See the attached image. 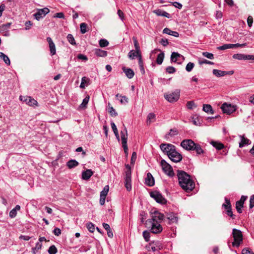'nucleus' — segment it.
I'll return each instance as SVG.
<instances>
[{
	"label": "nucleus",
	"instance_id": "1",
	"mask_svg": "<svg viewBox=\"0 0 254 254\" xmlns=\"http://www.w3.org/2000/svg\"><path fill=\"white\" fill-rule=\"evenodd\" d=\"M177 176L179 185L184 190L189 192L194 188L195 184L194 182L187 173L183 171L178 170Z\"/></svg>",
	"mask_w": 254,
	"mask_h": 254
},
{
	"label": "nucleus",
	"instance_id": "2",
	"mask_svg": "<svg viewBox=\"0 0 254 254\" xmlns=\"http://www.w3.org/2000/svg\"><path fill=\"white\" fill-rule=\"evenodd\" d=\"M127 170L125 172V187L127 189V190L128 191H130L131 190V168L129 165L127 164L126 165Z\"/></svg>",
	"mask_w": 254,
	"mask_h": 254
},
{
	"label": "nucleus",
	"instance_id": "3",
	"mask_svg": "<svg viewBox=\"0 0 254 254\" xmlns=\"http://www.w3.org/2000/svg\"><path fill=\"white\" fill-rule=\"evenodd\" d=\"M232 234L234 239V241L232 243V245L234 247H238L243 241L242 232L239 230L233 229Z\"/></svg>",
	"mask_w": 254,
	"mask_h": 254
},
{
	"label": "nucleus",
	"instance_id": "4",
	"mask_svg": "<svg viewBox=\"0 0 254 254\" xmlns=\"http://www.w3.org/2000/svg\"><path fill=\"white\" fill-rule=\"evenodd\" d=\"M180 91L179 90H176L170 93H165L164 95L165 99L170 103L177 101L180 97Z\"/></svg>",
	"mask_w": 254,
	"mask_h": 254
},
{
	"label": "nucleus",
	"instance_id": "5",
	"mask_svg": "<svg viewBox=\"0 0 254 254\" xmlns=\"http://www.w3.org/2000/svg\"><path fill=\"white\" fill-rule=\"evenodd\" d=\"M148 223L150 225V231L154 234H158L162 232V227L160 225V222L154 221L150 220H147Z\"/></svg>",
	"mask_w": 254,
	"mask_h": 254
},
{
	"label": "nucleus",
	"instance_id": "6",
	"mask_svg": "<svg viewBox=\"0 0 254 254\" xmlns=\"http://www.w3.org/2000/svg\"><path fill=\"white\" fill-rule=\"evenodd\" d=\"M160 165L163 172L168 176L173 177L174 176V173L171 166L165 160H162Z\"/></svg>",
	"mask_w": 254,
	"mask_h": 254
},
{
	"label": "nucleus",
	"instance_id": "7",
	"mask_svg": "<svg viewBox=\"0 0 254 254\" xmlns=\"http://www.w3.org/2000/svg\"><path fill=\"white\" fill-rule=\"evenodd\" d=\"M150 196L153 198L157 202L160 204H165L167 202L166 199L158 191H153L150 193Z\"/></svg>",
	"mask_w": 254,
	"mask_h": 254
},
{
	"label": "nucleus",
	"instance_id": "8",
	"mask_svg": "<svg viewBox=\"0 0 254 254\" xmlns=\"http://www.w3.org/2000/svg\"><path fill=\"white\" fill-rule=\"evenodd\" d=\"M221 108L223 113L230 115L236 111L237 107L236 105L224 103L222 105Z\"/></svg>",
	"mask_w": 254,
	"mask_h": 254
},
{
	"label": "nucleus",
	"instance_id": "9",
	"mask_svg": "<svg viewBox=\"0 0 254 254\" xmlns=\"http://www.w3.org/2000/svg\"><path fill=\"white\" fill-rule=\"evenodd\" d=\"M195 143L191 139H184L181 143V146L185 150H192Z\"/></svg>",
	"mask_w": 254,
	"mask_h": 254
},
{
	"label": "nucleus",
	"instance_id": "10",
	"mask_svg": "<svg viewBox=\"0 0 254 254\" xmlns=\"http://www.w3.org/2000/svg\"><path fill=\"white\" fill-rule=\"evenodd\" d=\"M168 157L174 162H180L182 159V155L178 152L176 150V147L174 148V150L169 154Z\"/></svg>",
	"mask_w": 254,
	"mask_h": 254
},
{
	"label": "nucleus",
	"instance_id": "11",
	"mask_svg": "<svg viewBox=\"0 0 254 254\" xmlns=\"http://www.w3.org/2000/svg\"><path fill=\"white\" fill-rule=\"evenodd\" d=\"M50 12L49 8L45 7L42 9H39L37 12L34 14L33 16L37 20H39L43 18L47 14Z\"/></svg>",
	"mask_w": 254,
	"mask_h": 254
},
{
	"label": "nucleus",
	"instance_id": "12",
	"mask_svg": "<svg viewBox=\"0 0 254 254\" xmlns=\"http://www.w3.org/2000/svg\"><path fill=\"white\" fill-rule=\"evenodd\" d=\"M121 139L123 147L125 153H127L128 148L127 145V128L125 127L124 130L121 131Z\"/></svg>",
	"mask_w": 254,
	"mask_h": 254
},
{
	"label": "nucleus",
	"instance_id": "13",
	"mask_svg": "<svg viewBox=\"0 0 254 254\" xmlns=\"http://www.w3.org/2000/svg\"><path fill=\"white\" fill-rule=\"evenodd\" d=\"M160 148L163 153L168 156L169 154L174 150L175 146L170 143H162L160 145Z\"/></svg>",
	"mask_w": 254,
	"mask_h": 254
},
{
	"label": "nucleus",
	"instance_id": "14",
	"mask_svg": "<svg viewBox=\"0 0 254 254\" xmlns=\"http://www.w3.org/2000/svg\"><path fill=\"white\" fill-rule=\"evenodd\" d=\"M164 218V215L163 214L158 211L154 210L151 212V218L149 220L161 223Z\"/></svg>",
	"mask_w": 254,
	"mask_h": 254
},
{
	"label": "nucleus",
	"instance_id": "15",
	"mask_svg": "<svg viewBox=\"0 0 254 254\" xmlns=\"http://www.w3.org/2000/svg\"><path fill=\"white\" fill-rule=\"evenodd\" d=\"M184 59V57L178 53L175 52L172 53L171 56V61L172 62L180 64Z\"/></svg>",
	"mask_w": 254,
	"mask_h": 254
},
{
	"label": "nucleus",
	"instance_id": "16",
	"mask_svg": "<svg viewBox=\"0 0 254 254\" xmlns=\"http://www.w3.org/2000/svg\"><path fill=\"white\" fill-rule=\"evenodd\" d=\"M222 206L225 208L227 211V214L230 216L232 219H235V215L233 214L232 211V207L230 201L227 198H225V203L222 205Z\"/></svg>",
	"mask_w": 254,
	"mask_h": 254
},
{
	"label": "nucleus",
	"instance_id": "17",
	"mask_svg": "<svg viewBox=\"0 0 254 254\" xmlns=\"http://www.w3.org/2000/svg\"><path fill=\"white\" fill-rule=\"evenodd\" d=\"M20 100L26 103V104L30 106H33L34 105H37L38 102L34 99L32 98L30 96H20Z\"/></svg>",
	"mask_w": 254,
	"mask_h": 254
},
{
	"label": "nucleus",
	"instance_id": "18",
	"mask_svg": "<svg viewBox=\"0 0 254 254\" xmlns=\"http://www.w3.org/2000/svg\"><path fill=\"white\" fill-rule=\"evenodd\" d=\"M166 218L168 220V223L171 224L178 222V217L174 213H169L166 214Z\"/></svg>",
	"mask_w": 254,
	"mask_h": 254
},
{
	"label": "nucleus",
	"instance_id": "19",
	"mask_svg": "<svg viewBox=\"0 0 254 254\" xmlns=\"http://www.w3.org/2000/svg\"><path fill=\"white\" fill-rule=\"evenodd\" d=\"M47 41L49 43L51 56L55 55L56 53V46L52 39L50 37H48L47 38Z\"/></svg>",
	"mask_w": 254,
	"mask_h": 254
},
{
	"label": "nucleus",
	"instance_id": "20",
	"mask_svg": "<svg viewBox=\"0 0 254 254\" xmlns=\"http://www.w3.org/2000/svg\"><path fill=\"white\" fill-rule=\"evenodd\" d=\"M123 71L125 72L126 75L129 79L132 78L134 75V72L132 69L129 68H127L125 66L122 67Z\"/></svg>",
	"mask_w": 254,
	"mask_h": 254
},
{
	"label": "nucleus",
	"instance_id": "21",
	"mask_svg": "<svg viewBox=\"0 0 254 254\" xmlns=\"http://www.w3.org/2000/svg\"><path fill=\"white\" fill-rule=\"evenodd\" d=\"M93 175V172L91 169H87L82 173V179L84 180H89Z\"/></svg>",
	"mask_w": 254,
	"mask_h": 254
},
{
	"label": "nucleus",
	"instance_id": "22",
	"mask_svg": "<svg viewBox=\"0 0 254 254\" xmlns=\"http://www.w3.org/2000/svg\"><path fill=\"white\" fill-rule=\"evenodd\" d=\"M145 184L150 187L153 186L154 185V179L150 173L147 174V176L145 178Z\"/></svg>",
	"mask_w": 254,
	"mask_h": 254
},
{
	"label": "nucleus",
	"instance_id": "23",
	"mask_svg": "<svg viewBox=\"0 0 254 254\" xmlns=\"http://www.w3.org/2000/svg\"><path fill=\"white\" fill-rule=\"evenodd\" d=\"M150 246L151 250L153 252L159 251L162 248L161 243L158 241L153 242L150 244Z\"/></svg>",
	"mask_w": 254,
	"mask_h": 254
},
{
	"label": "nucleus",
	"instance_id": "24",
	"mask_svg": "<svg viewBox=\"0 0 254 254\" xmlns=\"http://www.w3.org/2000/svg\"><path fill=\"white\" fill-rule=\"evenodd\" d=\"M153 12L156 14L157 16H162L168 18H170L171 17L169 13L159 9L154 10Z\"/></svg>",
	"mask_w": 254,
	"mask_h": 254
},
{
	"label": "nucleus",
	"instance_id": "25",
	"mask_svg": "<svg viewBox=\"0 0 254 254\" xmlns=\"http://www.w3.org/2000/svg\"><path fill=\"white\" fill-rule=\"evenodd\" d=\"M240 137L241 138V142L239 143V147L242 148L246 145H248L251 143L250 140L245 138L244 135H240Z\"/></svg>",
	"mask_w": 254,
	"mask_h": 254
},
{
	"label": "nucleus",
	"instance_id": "26",
	"mask_svg": "<svg viewBox=\"0 0 254 254\" xmlns=\"http://www.w3.org/2000/svg\"><path fill=\"white\" fill-rule=\"evenodd\" d=\"M139 55H141L140 51L131 50L128 54V58L131 60H133L135 57L139 58Z\"/></svg>",
	"mask_w": 254,
	"mask_h": 254
},
{
	"label": "nucleus",
	"instance_id": "27",
	"mask_svg": "<svg viewBox=\"0 0 254 254\" xmlns=\"http://www.w3.org/2000/svg\"><path fill=\"white\" fill-rule=\"evenodd\" d=\"M163 33L168 35H172L175 37H178L179 36V34L178 32L176 31H172L168 28H164L163 30Z\"/></svg>",
	"mask_w": 254,
	"mask_h": 254
},
{
	"label": "nucleus",
	"instance_id": "28",
	"mask_svg": "<svg viewBox=\"0 0 254 254\" xmlns=\"http://www.w3.org/2000/svg\"><path fill=\"white\" fill-rule=\"evenodd\" d=\"M95 54L98 57H105L107 56L108 53L106 51L100 49H96L95 50Z\"/></svg>",
	"mask_w": 254,
	"mask_h": 254
},
{
	"label": "nucleus",
	"instance_id": "29",
	"mask_svg": "<svg viewBox=\"0 0 254 254\" xmlns=\"http://www.w3.org/2000/svg\"><path fill=\"white\" fill-rule=\"evenodd\" d=\"M212 72L217 77L224 76L227 75V74H228L227 71H222V70L215 69L213 70Z\"/></svg>",
	"mask_w": 254,
	"mask_h": 254
},
{
	"label": "nucleus",
	"instance_id": "30",
	"mask_svg": "<svg viewBox=\"0 0 254 254\" xmlns=\"http://www.w3.org/2000/svg\"><path fill=\"white\" fill-rule=\"evenodd\" d=\"M79 164V163L74 159H71L68 161L66 165L69 169H71L73 168H74L76 166H77Z\"/></svg>",
	"mask_w": 254,
	"mask_h": 254
},
{
	"label": "nucleus",
	"instance_id": "31",
	"mask_svg": "<svg viewBox=\"0 0 254 254\" xmlns=\"http://www.w3.org/2000/svg\"><path fill=\"white\" fill-rule=\"evenodd\" d=\"M203 110L207 113L210 114H214V111L212 109V108L209 104H204L203 106Z\"/></svg>",
	"mask_w": 254,
	"mask_h": 254
},
{
	"label": "nucleus",
	"instance_id": "32",
	"mask_svg": "<svg viewBox=\"0 0 254 254\" xmlns=\"http://www.w3.org/2000/svg\"><path fill=\"white\" fill-rule=\"evenodd\" d=\"M89 96H87L82 101L81 104L79 105V108L81 109H84L86 108L87 104L89 100Z\"/></svg>",
	"mask_w": 254,
	"mask_h": 254
},
{
	"label": "nucleus",
	"instance_id": "33",
	"mask_svg": "<svg viewBox=\"0 0 254 254\" xmlns=\"http://www.w3.org/2000/svg\"><path fill=\"white\" fill-rule=\"evenodd\" d=\"M192 150H195L196 153L198 155L203 154L204 153V151L202 149L201 146L199 144L197 143H195Z\"/></svg>",
	"mask_w": 254,
	"mask_h": 254
},
{
	"label": "nucleus",
	"instance_id": "34",
	"mask_svg": "<svg viewBox=\"0 0 254 254\" xmlns=\"http://www.w3.org/2000/svg\"><path fill=\"white\" fill-rule=\"evenodd\" d=\"M116 97L120 100L121 104H126L128 102V98L125 96H122L118 94L116 95Z\"/></svg>",
	"mask_w": 254,
	"mask_h": 254
},
{
	"label": "nucleus",
	"instance_id": "35",
	"mask_svg": "<svg viewBox=\"0 0 254 254\" xmlns=\"http://www.w3.org/2000/svg\"><path fill=\"white\" fill-rule=\"evenodd\" d=\"M211 144L213 147L218 150H221L224 147V146L222 143L217 141H212L211 142Z\"/></svg>",
	"mask_w": 254,
	"mask_h": 254
},
{
	"label": "nucleus",
	"instance_id": "36",
	"mask_svg": "<svg viewBox=\"0 0 254 254\" xmlns=\"http://www.w3.org/2000/svg\"><path fill=\"white\" fill-rule=\"evenodd\" d=\"M0 58L3 60L7 65H10V61L9 58L2 52H0Z\"/></svg>",
	"mask_w": 254,
	"mask_h": 254
},
{
	"label": "nucleus",
	"instance_id": "37",
	"mask_svg": "<svg viewBox=\"0 0 254 254\" xmlns=\"http://www.w3.org/2000/svg\"><path fill=\"white\" fill-rule=\"evenodd\" d=\"M164 58V54L163 52H161L157 55L156 59V63L158 64H161L163 61Z\"/></svg>",
	"mask_w": 254,
	"mask_h": 254
},
{
	"label": "nucleus",
	"instance_id": "38",
	"mask_svg": "<svg viewBox=\"0 0 254 254\" xmlns=\"http://www.w3.org/2000/svg\"><path fill=\"white\" fill-rule=\"evenodd\" d=\"M155 121V115L154 113H150L148 114L147 118V124H150Z\"/></svg>",
	"mask_w": 254,
	"mask_h": 254
},
{
	"label": "nucleus",
	"instance_id": "39",
	"mask_svg": "<svg viewBox=\"0 0 254 254\" xmlns=\"http://www.w3.org/2000/svg\"><path fill=\"white\" fill-rule=\"evenodd\" d=\"M109 190V187L108 185H106L104 187L103 190L101 191L100 192V196L101 197H106V196L108 194V192Z\"/></svg>",
	"mask_w": 254,
	"mask_h": 254
},
{
	"label": "nucleus",
	"instance_id": "40",
	"mask_svg": "<svg viewBox=\"0 0 254 254\" xmlns=\"http://www.w3.org/2000/svg\"><path fill=\"white\" fill-rule=\"evenodd\" d=\"M42 246V244L41 243L37 242L36 244L35 247L32 249V253L33 254H36L37 253V251L39 250H40L41 249Z\"/></svg>",
	"mask_w": 254,
	"mask_h": 254
},
{
	"label": "nucleus",
	"instance_id": "41",
	"mask_svg": "<svg viewBox=\"0 0 254 254\" xmlns=\"http://www.w3.org/2000/svg\"><path fill=\"white\" fill-rule=\"evenodd\" d=\"M228 49H232V44H226L217 47V49L219 50H225Z\"/></svg>",
	"mask_w": 254,
	"mask_h": 254
},
{
	"label": "nucleus",
	"instance_id": "42",
	"mask_svg": "<svg viewBox=\"0 0 254 254\" xmlns=\"http://www.w3.org/2000/svg\"><path fill=\"white\" fill-rule=\"evenodd\" d=\"M233 58L234 59H237L239 60H245V55L242 54H235L233 55Z\"/></svg>",
	"mask_w": 254,
	"mask_h": 254
},
{
	"label": "nucleus",
	"instance_id": "43",
	"mask_svg": "<svg viewBox=\"0 0 254 254\" xmlns=\"http://www.w3.org/2000/svg\"><path fill=\"white\" fill-rule=\"evenodd\" d=\"M80 31L82 34L85 33L87 30V25L85 23H81L80 25Z\"/></svg>",
	"mask_w": 254,
	"mask_h": 254
},
{
	"label": "nucleus",
	"instance_id": "44",
	"mask_svg": "<svg viewBox=\"0 0 254 254\" xmlns=\"http://www.w3.org/2000/svg\"><path fill=\"white\" fill-rule=\"evenodd\" d=\"M132 39L133 41V44H134L135 50H136L137 51H140V47H139V44L138 43V41L136 39V38H135V37H133L132 38Z\"/></svg>",
	"mask_w": 254,
	"mask_h": 254
},
{
	"label": "nucleus",
	"instance_id": "45",
	"mask_svg": "<svg viewBox=\"0 0 254 254\" xmlns=\"http://www.w3.org/2000/svg\"><path fill=\"white\" fill-rule=\"evenodd\" d=\"M48 253L49 254H56L57 253L56 247L54 245L50 247L48 250Z\"/></svg>",
	"mask_w": 254,
	"mask_h": 254
},
{
	"label": "nucleus",
	"instance_id": "46",
	"mask_svg": "<svg viewBox=\"0 0 254 254\" xmlns=\"http://www.w3.org/2000/svg\"><path fill=\"white\" fill-rule=\"evenodd\" d=\"M109 45L108 41L106 39H101L99 41V45L101 47H105Z\"/></svg>",
	"mask_w": 254,
	"mask_h": 254
},
{
	"label": "nucleus",
	"instance_id": "47",
	"mask_svg": "<svg viewBox=\"0 0 254 254\" xmlns=\"http://www.w3.org/2000/svg\"><path fill=\"white\" fill-rule=\"evenodd\" d=\"M187 107L189 109L191 110L193 108H195L196 107V105L195 104L194 101H190L187 102Z\"/></svg>",
	"mask_w": 254,
	"mask_h": 254
},
{
	"label": "nucleus",
	"instance_id": "48",
	"mask_svg": "<svg viewBox=\"0 0 254 254\" xmlns=\"http://www.w3.org/2000/svg\"><path fill=\"white\" fill-rule=\"evenodd\" d=\"M67 39L68 41L72 45H75L76 43L74 40V38L72 35L71 34H68L67 36Z\"/></svg>",
	"mask_w": 254,
	"mask_h": 254
},
{
	"label": "nucleus",
	"instance_id": "49",
	"mask_svg": "<svg viewBox=\"0 0 254 254\" xmlns=\"http://www.w3.org/2000/svg\"><path fill=\"white\" fill-rule=\"evenodd\" d=\"M194 66V64L193 63L189 62L186 65V70L188 72H190L192 70Z\"/></svg>",
	"mask_w": 254,
	"mask_h": 254
},
{
	"label": "nucleus",
	"instance_id": "50",
	"mask_svg": "<svg viewBox=\"0 0 254 254\" xmlns=\"http://www.w3.org/2000/svg\"><path fill=\"white\" fill-rule=\"evenodd\" d=\"M202 55L204 57H205L209 59L212 60L214 59V55L212 53H208L207 52H204L202 53Z\"/></svg>",
	"mask_w": 254,
	"mask_h": 254
},
{
	"label": "nucleus",
	"instance_id": "51",
	"mask_svg": "<svg viewBox=\"0 0 254 254\" xmlns=\"http://www.w3.org/2000/svg\"><path fill=\"white\" fill-rule=\"evenodd\" d=\"M143 237L146 242H148L150 238V233L147 231H144L143 232Z\"/></svg>",
	"mask_w": 254,
	"mask_h": 254
},
{
	"label": "nucleus",
	"instance_id": "52",
	"mask_svg": "<svg viewBox=\"0 0 254 254\" xmlns=\"http://www.w3.org/2000/svg\"><path fill=\"white\" fill-rule=\"evenodd\" d=\"M108 112L110 113L111 115L112 116H117L118 115L117 113L113 107H109Z\"/></svg>",
	"mask_w": 254,
	"mask_h": 254
},
{
	"label": "nucleus",
	"instance_id": "53",
	"mask_svg": "<svg viewBox=\"0 0 254 254\" xmlns=\"http://www.w3.org/2000/svg\"><path fill=\"white\" fill-rule=\"evenodd\" d=\"M87 80H88V78L86 77H83L81 79V82L80 83V87L81 88H84L85 87V84L86 83H87Z\"/></svg>",
	"mask_w": 254,
	"mask_h": 254
},
{
	"label": "nucleus",
	"instance_id": "54",
	"mask_svg": "<svg viewBox=\"0 0 254 254\" xmlns=\"http://www.w3.org/2000/svg\"><path fill=\"white\" fill-rule=\"evenodd\" d=\"M166 71L168 73H173L176 71V69L173 66H168L166 68Z\"/></svg>",
	"mask_w": 254,
	"mask_h": 254
},
{
	"label": "nucleus",
	"instance_id": "55",
	"mask_svg": "<svg viewBox=\"0 0 254 254\" xmlns=\"http://www.w3.org/2000/svg\"><path fill=\"white\" fill-rule=\"evenodd\" d=\"M178 133V131L176 129H171L170 130L169 132L168 133V135L171 136H174L175 135H177Z\"/></svg>",
	"mask_w": 254,
	"mask_h": 254
},
{
	"label": "nucleus",
	"instance_id": "56",
	"mask_svg": "<svg viewBox=\"0 0 254 254\" xmlns=\"http://www.w3.org/2000/svg\"><path fill=\"white\" fill-rule=\"evenodd\" d=\"M87 227L88 230L90 232H94V229H95V227H94V225L92 223H88Z\"/></svg>",
	"mask_w": 254,
	"mask_h": 254
},
{
	"label": "nucleus",
	"instance_id": "57",
	"mask_svg": "<svg viewBox=\"0 0 254 254\" xmlns=\"http://www.w3.org/2000/svg\"><path fill=\"white\" fill-rule=\"evenodd\" d=\"M199 64H213L214 63L211 61H208L207 60H205V59H203V60L202 61H199Z\"/></svg>",
	"mask_w": 254,
	"mask_h": 254
},
{
	"label": "nucleus",
	"instance_id": "58",
	"mask_svg": "<svg viewBox=\"0 0 254 254\" xmlns=\"http://www.w3.org/2000/svg\"><path fill=\"white\" fill-rule=\"evenodd\" d=\"M247 45L246 43L244 44H232V48H239V47H244Z\"/></svg>",
	"mask_w": 254,
	"mask_h": 254
},
{
	"label": "nucleus",
	"instance_id": "59",
	"mask_svg": "<svg viewBox=\"0 0 254 254\" xmlns=\"http://www.w3.org/2000/svg\"><path fill=\"white\" fill-rule=\"evenodd\" d=\"M192 122L193 124L195 126H200L201 125V123L199 122L198 118H193Z\"/></svg>",
	"mask_w": 254,
	"mask_h": 254
},
{
	"label": "nucleus",
	"instance_id": "60",
	"mask_svg": "<svg viewBox=\"0 0 254 254\" xmlns=\"http://www.w3.org/2000/svg\"><path fill=\"white\" fill-rule=\"evenodd\" d=\"M247 22H248V26L250 27H251L252 26L253 23V18L252 16H249L248 17Z\"/></svg>",
	"mask_w": 254,
	"mask_h": 254
},
{
	"label": "nucleus",
	"instance_id": "61",
	"mask_svg": "<svg viewBox=\"0 0 254 254\" xmlns=\"http://www.w3.org/2000/svg\"><path fill=\"white\" fill-rule=\"evenodd\" d=\"M137 158V155L135 152H133L132 154L131 158V163L133 164Z\"/></svg>",
	"mask_w": 254,
	"mask_h": 254
},
{
	"label": "nucleus",
	"instance_id": "62",
	"mask_svg": "<svg viewBox=\"0 0 254 254\" xmlns=\"http://www.w3.org/2000/svg\"><path fill=\"white\" fill-rule=\"evenodd\" d=\"M111 127L114 131V133L118 132V130L117 129V127L115 125V124L114 122H111Z\"/></svg>",
	"mask_w": 254,
	"mask_h": 254
},
{
	"label": "nucleus",
	"instance_id": "63",
	"mask_svg": "<svg viewBox=\"0 0 254 254\" xmlns=\"http://www.w3.org/2000/svg\"><path fill=\"white\" fill-rule=\"evenodd\" d=\"M17 215V212L12 209L9 212V217L11 218H14Z\"/></svg>",
	"mask_w": 254,
	"mask_h": 254
},
{
	"label": "nucleus",
	"instance_id": "64",
	"mask_svg": "<svg viewBox=\"0 0 254 254\" xmlns=\"http://www.w3.org/2000/svg\"><path fill=\"white\" fill-rule=\"evenodd\" d=\"M254 206V195H252L250 200V208H252Z\"/></svg>",
	"mask_w": 254,
	"mask_h": 254
}]
</instances>
